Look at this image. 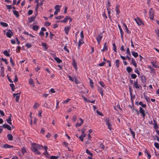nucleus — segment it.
<instances>
[{"label":"nucleus","mask_w":159,"mask_h":159,"mask_svg":"<svg viewBox=\"0 0 159 159\" xmlns=\"http://www.w3.org/2000/svg\"><path fill=\"white\" fill-rule=\"evenodd\" d=\"M31 150L35 154L40 155V152L38 150L37 147H36V143H34L31 147Z\"/></svg>","instance_id":"nucleus-1"},{"label":"nucleus","mask_w":159,"mask_h":159,"mask_svg":"<svg viewBox=\"0 0 159 159\" xmlns=\"http://www.w3.org/2000/svg\"><path fill=\"white\" fill-rule=\"evenodd\" d=\"M134 20L136 21L137 24L139 25H144V24L142 21V19H140L138 17H137V18H134Z\"/></svg>","instance_id":"nucleus-2"},{"label":"nucleus","mask_w":159,"mask_h":159,"mask_svg":"<svg viewBox=\"0 0 159 159\" xmlns=\"http://www.w3.org/2000/svg\"><path fill=\"white\" fill-rule=\"evenodd\" d=\"M139 113H140L141 114V115L144 119L145 118L146 114L148 113V112H145L144 110L141 107H139Z\"/></svg>","instance_id":"nucleus-3"},{"label":"nucleus","mask_w":159,"mask_h":159,"mask_svg":"<svg viewBox=\"0 0 159 159\" xmlns=\"http://www.w3.org/2000/svg\"><path fill=\"white\" fill-rule=\"evenodd\" d=\"M105 121L106 122V125H107L108 128L110 130H111L112 129L111 127L112 124H111V120H110L109 118V117L107 118L106 119Z\"/></svg>","instance_id":"nucleus-4"},{"label":"nucleus","mask_w":159,"mask_h":159,"mask_svg":"<svg viewBox=\"0 0 159 159\" xmlns=\"http://www.w3.org/2000/svg\"><path fill=\"white\" fill-rule=\"evenodd\" d=\"M149 14L150 19L151 20H153L154 18V13L153 11L152 8H150L149 11Z\"/></svg>","instance_id":"nucleus-5"},{"label":"nucleus","mask_w":159,"mask_h":159,"mask_svg":"<svg viewBox=\"0 0 159 159\" xmlns=\"http://www.w3.org/2000/svg\"><path fill=\"white\" fill-rule=\"evenodd\" d=\"M103 32L100 33V34L98 35L97 37H96V40L98 42V44H99L101 40V39L102 37V34Z\"/></svg>","instance_id":"nucleus-6"},{"label":"nucleus","mask_w":159,"mask_h":159,"mask_svg":"<svg viewBox=\"0 0 159 159\" xmlns=\"http://www.w3.org/2000/svg\"><path fill=\"white\" fill-rule=\"evenodd\" d=\"M20 93L21 92H20L19 93H14L13 94V96L14 97L15 96H16V97L15 100L16 102H18L20 98Z\"/></svg>","instance_id":"nucleus-7"},{"label":"nucleus","mask_w":159,"mask_h":159,"mask_svg":"<svg viewBox=\"0 0 159 159\" xmlns=\"http://www.w3.org/2000/svg\"><path fill=\"white\" fill-rule=\"evenodd\" d=\"M135 87V88L136 89H138L140 87L141 89H142V87L141 85L138 83V80L137 79L134 82V86Z\"/></svg>","instance_id":"nucleus-8"},{"label":"nucleus","mask_w":159,"mask_h":159,"mask_svg":"<svg viewBox=\"0 0 159 159\" xmlns=\"http://www.w3.org/2000/svg\"><path fill=\"white\" fill-rule=\"evenodd\" d=\"M6 35L7 37L11 38L12 36L13 35V33L11 30H9L6 33Z\"/></svg>","instance_id":"nucleus-9"},{"label":"nucleus","mask_w":159,"mask_h":159,"mask_svg":"<svg viewBox=\"0 0 159 159\" xmlns=\"http://www.w3.org/2000/svg\"><path fill=\"white\" fill-rule=\"evenodd\" d=\"M2 127L4 128L7 129L9 130H11V126L8 124H4L2 125Z\"/></svg>","instance_id":"nucleus-10"},{"label":"nucleus","mask_w":159,"mask_h":159,"mask_svg":"<svg viewBox=\"0 0 159 159\" xmlns=\"http://www.w3.org/2000/svg\"><path fill=\"white\" fill-rule=\"evenodd\" d=\"M38 13L35 14V16H32L28 19V21L30 23H31L34 21V19L36 18V16Z\"/></svg>","instance_id":"nucleus-11"},{"label":"nucleus","mask_w":159,"mask_h":159,"mask_svg":"<svg viewBox=\"0 0 159 159\" xmlns=\"http://www.w3.org/2000/svg\"><path fill=\"white\" fill-rule=\"evenodd\" d=\"M79 120L81 121V122L80 123H79L78 122H77L75 125V126L76 127H77L78 126H81L83 123L84 120L81 118H79Z\"/></svg>","instance_id":"nucleus-12"},{"label":"nucleus","mask_w":159,"mask_h":159,"mask_svg":"<svg viewBox=\"0 0 159 159\" xmlns=\"http://www.w3.org/2000/svg\"><path fill=\"white\" fill-rule=\"evenodd\" d=\"M118 28L119 29V30H120V32L121 39H123L124 32H123V31L122 30V28H121L119 24L118 25Z\"/></svg>","instance_id":"nucleus-13"},{"label":"nucleus","mask_w":159,"mask_h":159,"mask_svg":"<svg viewBox=\"0 0 159 159\" xmlns=\"http://www.w3.org/2000/svg\"><path fill=\"white\" fill-rule=\"evenodd\" d=\"M2 64L1 63V74L2 76L4 77V67L3 66H2Z\"/></svg>","instance_id":"nucleus-14"},{"label":"nucleus","mask_w":159,"mask_h":159,"mask_svg":"<svg viewBox=\"0 0 159 159\" xmlns=\"http://www.w3.org/2000/svg\"><path fill=\"white\" fill-rule=\"evenodd\" d=\"M120 5L117 4L115 10L117 15L119 14L120 12V11L119 10Z\"/></svg>","instance_id":"nucleus-15"},{"label":"nucleus","mask_w":159,"mask_h":159,"mask_svg":"<svg viewBox=\"0 0 159 159\" xmlns=\"http://www.w3.org/2000/svg\"><path fill=\"white\" fill-rule=\"evenodd\" d=\"M141 82L142 83H144L146 82V77L144 75H142L141 76Z\"/></svg>","instance_id":"nucleus-16"},{"label":"nucleus","mask_w":159,"mask_h":159,"mask_svg":"<svg viewBox=\"0 0 159 159\" xmlns=\"http://www.w3.org/2000/svg\"><path fill=\"white\" fill-rule=\"evenodd\" d=\"M70 25H71L70 24L69 27H65L64 30L65 31L66 34L67 35H68V32L70 30Z\"/></svg>","instance_id":"nucleus-17"},{"label":"nucleus","mask_w":159,"mask_h":159,"mask_svg":"<svg viewBox=\"0 0 159 159\" xmlns=\"http://www.w3.org/2000/svg\"><path fill=\"white\" fill-rule=\"evenodd\" d=\"M60 7L59 5H56L55 6V8L56 9L54 13V15H56L60 11V8H56V7Z\"/></svg>","instance_id":"nucleus-18"},{"label":"nucleus","mask_w":159,"mask_h":159,"mask_svg":"<svg viewBox=\"0 0 159 159\" xmlns=\"http://www.w3.org/2000/svg\"><path fill=\"white\" fill-rule=\"evenodd\" d=\"M14 146H11L7 144H4V146L2 147V148H12Z\"/></svg>","instance_id":"nucleus-19"},{"label":"nucleus","mask_w":159,"mask_h":159,"mask_svg":"<svg viewBox=\"0 0 159 159\" xmlns=\"http://www.w3.org/2000/svg\"><path fill=\"white\" fill-rule=\"evenodd\" d=\"M41 44L42 46L43 47L44 49L45 50H46L48 49V47L47 46V44L46 43L43 42L41 43Z\"/></svg>","instance_id":"nucleus-20"},{"label":"nucleus","mask_w":159,"mask_h":159,"mask_svg":"<svg viewBox=\"0 0 159 159\" xmlns=\"http://www.w3.org/2000/svg\"><path fill=\"white\" fill-rule=\"evenodd\" d=\"M153 120V122H154V128L155 129H157L158 128V125H157V121L154 119Z\"/></svg>","instance_id":"nucleus-21"},{"label":"nucleus","mask_w":159,"mask_h":159,"mask_svg":"<svg viewBox=\"0 0 159 159\" xmlns=\"http://www.w3.org/2000/svg\"><path fill=\"white\" fill-rule=\"evenodd\" d=\"M69 16H66L63 20H60V22L66 23L67 22V20H69Z\"/></svg>","instance_id":"nucleus-22"},{"label":"nucleus","mask_w":159,"mask_h":159,"mask_svg":"<svg viewBox=\"0 0 159 159\" xmlns=\"http://www.w3.org/2000/svg\"><path fill=\"white\" fill-rule=\"evenodd\" d=\"M72 60H73V63H72V65L73 66V67H74V68H75V69H76L77 68V64L74 59H73Z\"/></svg>","instance_id":"nucleus-23"},{"label":"nucleus","mask_w":159,"mask_h":159,"mask_svg":"<svg viewBox=\"0 0 159 159\" xmlns=\"http://www.w3.org/2000/svg\"><path fill=\"white\" fill-rule=\"evenodd\" d=\"M123 26L125 28L126 32L128 34H130V32L129 31L127 25L125 23H123Z\"/></svg>","instance_id":"nucleus-24"},{"label":"nucleus","mask_w":159,"mask_h":159,"mask_svg":"<svg viewBox=\"0 0 159 159\" xmlns=\"http://www.w3.org/2000/svg\"><path fill=\"white\" fill-rule=\"evenodd\" d=\"M107 43L105 42L103 48V49L101 50L102 52H104L107 51L108 50L107 47L106 46Z\"/></svg>","instance_id":"nucleus-25"},{"label":"nucleus","mask_w":159,"mask_h":159,"mask_svg":"<svg viewBox=\"0 0 159 159\" xmlns=\"http://www.w3.org/2000/svg\"><path fill=\"white\" fill-rule=\"evenodd\" d=\"M54 59L58 63H60L62 61V60L58 57H54Z\"/></svg>","instance_id":"nucleus-26"},{"label":"nucleus","mask_w":159,"mask_h":159,"mask_svg":"<svg viewBox=\"0 0 159 159\" xmlns=\"http://www.w3.org/2000/svg\"><path fill=\"white\" fill-rule=\"evenodd\" d=\"M98 90L100 92V94L102 96H103V90L102 88L100 87L99 86H98Z\"/></svg>","instance_id":"nucleus-27"},{"label":"nucleus","mask_w":159,"mask_h":159,"mask_svg":"<svg viewBox=\"0 0 159 159\" xmlns=\"http://www.w3.org/2000/svg\"><path fill=\"white\" fill-rule=\"evenodd\" d=\"M7 138L9 140L11 141L13 139V136L11 134H8L7 135Z\"/></svg>","instance_id":"nucleus-28"},{"label":"nucleus","mask_w":159,"mask_h":159,"mask_svg":"<svg viewBox=\"0 0 159 159\" xmlns=\"http://www.w3.org/2000/svg\"><path fill=\"white\" fill-rule=\"evenodd\" d=\"M131 63L135 67L137 66V63L133 58H132L131 60Z\"/></svg>","instance_id":"nucleus-29"},{"label":"nucleus","mask_w":159,"mask_h":159,"mask_svg":"<svg viewBox=\"0 0 159 159\" xmlns=\"http://www.w3.org/2000/svg\"><path fill=\"white\" fill-rule=\"evenodd\" d=\"M13 14L16 16V17H18L20 15L18 11L16 10H14L13 11Z\"/></svg>","instance_id":"nucleus-30"},{"label":"nucleus","mask_w":159,"mask_h":159,"mask_svg":"<svg viewBox=\"0 0 159 159\" xmlns=\"http://www.w3.org/2000/svg\"><path fill=\"white\" fill-rule=\"evenodd\" d=\"M131 53L132 55L135 58L137 57L138 56V53L135 52L134 51H132Z\"/></svg>","instance_id":"nucleus-31"},{"label":"nucleus","mask_w":159,"mask_h":159,"mask_svg":"<svg viewBox=\"0 0 159 159\" xmlns=\"http://www.w3.org/2000/svg\"><path fill=\"white\" fill-rule=\"evenodd\" d=\"M126 70L127 72L129 73L131 72L133 70L132 68L129 66L127 67Z\"/></svg>","instance_id":"nucleus-32"},{"label":"nucleus","mask_w":159,"mask_h":159,"mask_svg":"<svg viewBox=\"0 0 159 159\" xmlns=\"http://www.w3.org/2000/svg\"><path fill=\"white\" fill-rule=\"evenodd\" d=\"M10 62L11 64L12 67H13L15 65V64L11 57L10 58Z\"/></svg>","instance_id":"nucleus-33"},{"label":"nucleus","mask_w":159,"mask_h":159,"mask_svg":"<svg viewBox=\"0 0 159 159\" xmlns=\"http://www.w3.org/2000/svg\"><path fill=\"white\" fill-rule=\"evenodd\" d=\"M116 66L117 68H118L119 67V64H120V61L118 59H116L115 61Z\"/></svg>","instance_id":"nucleus-34"},{"label":"nucleus","mask_w":159,"mask_h":159,"mask_svg":"<svg viewBox=\"0 0 159 159\" xmlns=\"http://www.w3.org/2000/svg\"><path fill=\"white\" fill-rule=\"evenodd\" d=\"M39 26L38 25H34L33 26L32 29L36 31L39 29Z\"/></svg>","instance_id":"nucleus-35"},{"label":"nucleus","mask_w":159,"mask_h":159,"mask_svg":"<svg viewBox=\"0 0 159 159\" xmlns=\"http://www.w3.org/2000/svg\"><path fill=\"white\" fill-rule=\"evenodd\" d=\"M108 3L106 5L107 10H108V9L110 8V7L111 6L110 2L108 0L107 1Z\"/></svg>","instance_id":"nucleus-36"},{"label":"nucleus","mask_w":159,"mask_h":159,"mask_svg":"<svg viewBox=\"0 0 159 159\" xmlns=\"http://www.w3.org/2000/svg\"><path fill=\"white\" fill-rule=\"evenodd\" d=\"M3 53L5 56L7 57H9L10 56V54L7 50H4L3 52Z\"/></svg>","instance_id":"nucleus-37"},{"label":"nucleus","mask_w":159,"mask_h":159,"mask_svg":"<svg viewBox=\"0 0 159 159\" xmlns=\"http://www.w3.org/2000/svg\"><path fill=\"white\" fill-rule=\"evenodd\" d=\"M10 85L11 87L12 91H14L15 90V87L14 84H10Z\"/></svg>","instance_id":"nucleus-38"},{"label":"nucleus","mask_w":159,"mask_h":159,"mask_svg":"<svg viewBox=\"0 0 159 159\" xmlns=\"http://www.w3.org/2000/svg\"><path fill=\"white\" fill-rule=\"evenodd\" d=\"M143 94L144 97L145 98V99L146 100V101L147 102H149L150 101V98L149 97H148L147 95H145V93H144Z\"/></svg>","instance_id":"nucleus-39"},{"label":"nucleus","mask_w":159,"mask_h":159,"mask_svg":"<svg viewBox=\"0 0 159 159\" xmlns=\"http://www.w3.org/2000/svg\"><path fill=\"white\" fill-rule=\"evenodd\" d=\"M6 121L9 124L12 125V123L11 122V119L10 118H8L6 119Z\"/></svg>","instance_id":"nucleus-40"},{"label":"nucleus","mask_w":159,"mask_h":159,"mask_svg":"<svg viewBox=\"0 0 159 159\" xmlns=\"http://www.w3.org/2000/svg\"><path fill=\"white\" fill-rule=\"evenodd\" d=\"M29 83L30 84L33 85V87H34V83L33 80L31 78H30L29 80Z\"/></svg>","instance_id":"nucleus-41"},{"label":"nucleus","mask_w":159,"mask_h":159,"mask_svg":"<svg viewBox=\"0 0 159 159\" xmlns=\"http://www.w3.org/2000/svg\"><path fill=\"white\" fill-rule=\"evenodd\" d=\"M0 24L4 27H7L8 26V24L7 23L3 22H0Z\"/></svg>","instance_id":"nucleus-42"},{"label":"nucleus","mask_w":159,"mask_h":159,"mask_svg":"<svg viewBox=\"0 0 159 159\" xmlns=\"http://www.w3.org/2000/svg\"><path fill=\"white\" fill-rule=\"evenodd\" d=\"M89 80H90V81L89 82L90 83V87H91L92 89H93L94 88L93 87V83L92 81L91 80V79L89 78Z\"/></svg>","instance_id":"nucleus-43"},{"label":"nucleus","mask_w":159,"mask_h":159,"mask_svg":"<svg viewBox=\"0 0 159 159\" xmlns=\"http://www.w3.org/2000/svg\"><path fill=\"white\" fill-rule=\"evenodd\" d=\"M85 137V135H83V134H81V136L79 137V139L82 142H83L84 141L83 138Z\"/></svg>","instance_id":"nucleus-44"},{"label":"nucleus","mask_w":159,"mask_h":159,"mask_svg":"<svg viewBox=\"0 0 159 159\" xmlns=\"http://www.w3.org/2000/svg\"><path fill=\"white\" fill-rule=\"evenodd\" d=\"M86 152L91 157H93V153L91 152L88 149H86Z\"/></svg>","instance_id":"nucleus-45"},{"label":"nucleus","mask_w":159,"mask_h":159,"mask_svg":"<svg viewBox=\"0 0 159 159\" xmlns=\"http://www.w3.org/2000/svg\"><path fill=\"white\" fill-rule=\"evenodd\" d=\"M36 147L39 149H42L43 148V146L41 145L36 144Z\"/></svg>","instance_id":"nucleus-46"},{"label":"nucleus","mask_w":159,"mask_h":159,"mask_svg":"<svg viewBox=\"0 0 159 159\" xmlns=\"http://www.w3.org/2000/svg\"><path fill=\"white\" fill-rule=\"evenodd\" d=\"M85 130L86 129L84 128H83L81 129V131L82 132V134H83V135H85L86 136V134L85 133Z\"/></svg>","instance_id":"nucleus-47"},{"label":"nucleus","mask_w":159,"mask_h":159,"mask_svg":"<svg viewBox=\"0 0 159 159\" xmlns=\"http://www.w3.org/2000/svg\"><path fill=\"white\" fill-rule=\"evenodd\" d=\"M99 83L102 87L103 88L106 87V85L104 84V83L103 81H100L99 82Z\"/></svg>","instance_id":"nucleus-48"},{"label":"nucleus","mask_w":159,"mask_h":159,"mask_svg":"<svg viewBox=\"0 0 159 159\" xmlns=\"http://www.w3.org/2000/svg\"><path fill=\"white\" fill-rule=\"evenodd\" d=\"M39 106V103L37 102H35L33 106V108L34 109H37Z\"/></svg>","instance_id":"nucleus-49"},{"label":"nucleus","mask_w":159,"mask_h":159,"mask_svg":"<svg viewBox=\"0 0 159 159\" xmlns=\"http://www.w3.org/2000/svg\"><path fill=\"white\" fill-rule=\"evenodd\" d=\"M22 153L24 154L26 152V151L25 148L23 147L21 149Z\"/></svg>","instance_id":"nucleus-50"},{"label":"nucleus","mask_w":159,"mask_h":159,"mask_svg":"<svg viewBox=\"0 0 159 159\" xmlns=\"http://www.w3.org/2000/svg\"><path fill=\"white\" fill-rule=\"evenodd\" d=\"M1 60L5 62L6 64H7L8 63V62H7V60L5 58L4 59L3 58H1Z\"/></svg>","instance_id":"nucleus-51"},{"label":"nucleus","mask_w":159,"mask_h":159,"mask_svg":"<svg viewBox=\"0 0 159 159\" xmlns=\"http://www.w3.org/2000/svg\"><path fill=\"white\" fill-rule=\"evenodd\" d=\"M129 91L130 94V95H132V94H133L132 92H133V90L132 89V87L131 86H129Z\"/></svg>","instance_id":"nucleus-52"},{"label":"nucleus","mask_w":159,"mask_h":159,"mask_svg":"<svg viewBox=\"0 0 159 159\" xmlns=\"http://www.w3.org/2000/svg\"><path fill=\"white\" fill-rule=\"evenodd\" d=\"M134 107H133L132 109L133 111H134V110L136 112L137 115L139 116V111L137 109L134 108Z\"/></svg>","instance_id":"nucleus-53"},{"label":"nucleus","mask_w":159,"mask_h":159,"mask_svg":"<svg viewBox=\"0 0 159 159\" xmlns=\"http://www.w3.org/2000/svg\"><path fill=\"white\" fill-rule=\"evenodd\" d=\"M43 154L45 155V156L47 157H48V158H49V154L48 153V151L47 152H44L43 153Z\"/></svg>","instance_id":"nucleus-54"},{"label":"nucleus","mask_w":159,"mask_h":159,"mask_svg":"<svg viewBox=\"0 0 159 159\" xmlns=\"http://www.w3.org/2000/svg\"><path fill=\"white\" fill-rule=\"evenodd\" d=\"M154 146L155 148L157 149H159V144L157 142H155L154 143Z\"/></svg>","instance_id":"nucleus-55"},{"label":"nucleus","mask_w":159,"mask_h":159,"mask_svg":"<svg viewBox=\"0 0 159 159\" xmlns=\"http://www.w3.org/2000/svg\"><path fill=\"white\" fill-rule=\"evenodd\" d=\"M113 50L114 51L116 52V47L115 43H113Z\"/></svg>","instance_id":"nucleus-56"},{"label":"nucleus","mask_w":159,"mask_h":159,"mask_svg":"<svg viewBox=\"0 0 159 159\" xmlns=\"http://www.w3.org/2000/svg\"><path fill=\"white\" fill-rule=\"evenodd\" d=\"M131 77L132 79H135L137 77V75L135 74H132L131 75Z\"/></svg>","instance_id":"nucleus-57"},{"label":"nucleus","mask_w":159,"mask_h":159,"mask_svg":"<svg viewBox=\"0 0 159 159\" xmlns=\"http://www.w3.org/2000/svg\"><path fill=\"white\" fill-rule=\"evenodd\" d=\"M64 16H59L56 17H55L56 19L57 20H60L61 18H62L64 17Z\"/></svg>","instance_id":"nucleus-58"},{"label":"nucleus","mask_w":159,"mask_h":159,"mask_svg":"<svg viewBox=\"0 0 159 159\" xmlns=\"http://www.w3.org/2000/svg\"><path fill=\"white\" fill-rule=\"evenodd\" d=\"M126 53L130 56H131L129 48H127L126 51Z\"/></svg>","instance_id":"nucleus-59"},{"label":"nucleus","mask_w":159,"mask_h":159,"mask_svg":"<svg viewBox=\"0 0 159 159\" xmlns=\"http://www.w3.org/2000/svg\"><path fill=\"white\" fill-rule=\"evenodd\" d=\"M150 72L151 73H156V70H155L152 67L150 68Z\"/></svg>","instance_id":"nucleus-60"},{"label":"nucleus","mask_w":159,"mask_h":159,"mask_svg":"<svg viewBox=\"0 0 159 159\" xmlns=\"http://www.w3.org/2000/svg\"><path fill=\"white\" fill-rule=\"evenodd\" d=\"M152 66L154 67V68H159V67L157 65H156L154 63V62H152Z\"/></svg>","instance_id":"nucleus-61"},{"label":"nucleus","mask_w":159,"mask_h":159,"mask_svg":"<svg viewBox=\"0 0 159 159\" xmlns=\"http://www.w3.org/2000/svg\"><path fill=\"white\" fill-rule=\"evenodd\" d=\"M50 158L51 159H57L58 158V157L56 156H51Z\"/></svg>","instance_id":"nucleus-62"},{"label":"nucleus","mask_w":159,"mask_h":159,"mask_svg":"<svg viewBox=\"0 0 159 159\" xmlns=\"http://www.w3.org/2000/svg\"><path fill=\"white\" fill-rule=\"evenodd\" d=\"M32 46V45L31 43H27L26 45V46L27 48H31Z\"/></svg>","instance_id":"nucleus-63"},{"label":"nucleus","mask_w":159,"mask_h":159,"mask_svg":"<svg viewBox=\"0 0 159 159\" xmlns=\"http://www.w3.org/2000/svg\"><path fill=\"white\" fill-rule=\"evenodd\" d=\"M51 24V23L50 22H46L45 23V25L46 26H50Z\"/></svg>","instance_id":"nucleus-64"}]
</instances>
